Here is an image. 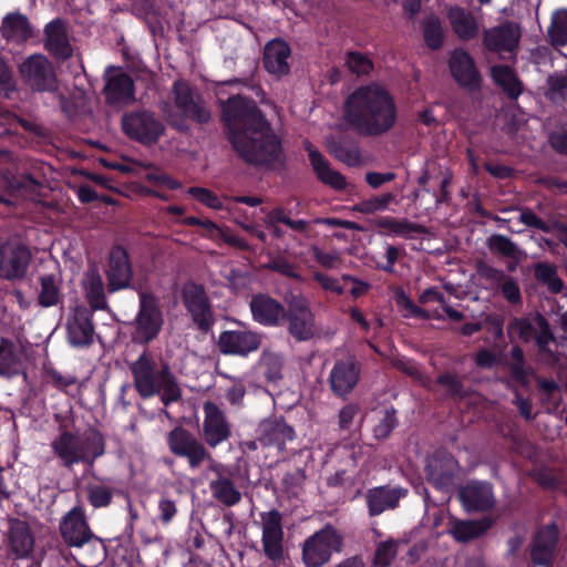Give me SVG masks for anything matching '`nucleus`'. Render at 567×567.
<instances>
[{"label": "nucleus", "instance_id": "6ab92c4d", "mask_svg": "<svg viewBox=\"0 0 567 567\" xmlns=\"http://www.w3.org/2000/svg\"><path fill=\"white\" fill-rule=\"evenodd\" d=\"M261 344V336L250 330H228L219 334L218 347L224 354L247 357Z\"/></svg>", "mask_w": 567, "mask_h": 567}, {"label": "nucleus", "instance_id": "a878e982", "mask_svg": "<svg viewBox=\"0 0 567 567\" xmlns=\"http://www.w3.org/2000/svg\"><path fill=\"white\" fill-rule=\"evenodd\" d=\"M519 38V28L512 22H506L485 30L483 43L492 52H512L517 47Z\"/></svg>", "mask_w": 567, "mask_h": 567}, {"label": "nucleus", "instance_id": "4c0bfd02", "mask_svg": "<svg viewBox=\"0 0 567 567\" xmlns=\"http://www.w3.org/2000/svg\"><path fill=\"white\" fill-rule=\"evenodd\" d=\"M82 287L85 299L90 303L92 310H102L106 308L104 284L97 270L90 269L85 272L82 280Z\"/></svg>", "mask_w": 567, "mask_h": 567}, {"label": "nucleus", "instance_id": "ea45409f", "mask_svg": "<svg viewBox=\"0 0 567 567\" xmlns=\"http://www.w3.org/2000/svg\"><path fill=\"white\" fill-rule=\"evenodd\" d=\"M492 78L496 84L502 86L508 97L516 99L520 95L523 86L512 68L507 65H494L492 68Z\"/></svg>", "mask_w": 567, "mask_h": 567}, {"label": "nucleus", "instance_id": "680f3d73", "mask_svg": "<svg viewBox=\"0 0 567 567\" xmlns=\"http://www.w3.org/2000/svg\"><path fill=\"white\" fill-rule=\"evenodd\" d=\"M346 63L351 72L355 73L357 75L368 74L372 69L371 61L359 52H349Z\"/></svg>", "mask_w": 567, "mask_h": 567}, {"label": "nucleus", "instance_id": "f3484780", "mask_svg": "<svg viewBox=\"0 0 567 567\" xmlns=\"http://www.w3.org/2000/svg\"><path fill=\"white\" fill-rule=\"evenodd\" d=\"M104 95L109 104H130L135 100V87L132 78L115 66L105 70Z\"/></svg>", "mask_w": 567, "mask_h": 567}, {"label": "nucleus", "instance_id": "dca6fc26", "mask_svg": "<svg viewBox=\"0 0 567 567\" xmlns=\"http://www.w3.org/2000/svg\"><path fill=\"white\" fill-rule=\"evenodd\" d=\"M360 374L361 364L355 357L337 360L328 379L331 391L339 398H347L355 389Z\"/></svg>", "mask_w": 567, "mask_h": 567}, {"label": "nucleus", "instance_id": "de8ad7c7", "mask_svg": "<svg viewBox=\"0 0 567 567\" xmlns=\"http://www.w3.org/2000/svg\"><path fill=\"white\" fill-rule=\"evenodd\" d=\"M377 423L373 426V436L377 440L386 439L391 432L398 425V419L395 416V410L391 409H381L375 412Z\"/></svg>", "mask_w": 567, "mask_h": 567}, {"label": "nucleus", "instance_id": "b1692460", "mask_svg": "<svg viewBox=\"0 0 567 567\" xmlns=\"http://www.w3.org/2000/svg\"><path fill=\"white\" fill-rule=\"evenodd\" d=\"M450 70L454 80L463 87L476 90L481 85V75L474 60L464 50H455L450 58Z\"/></svg>", "mask_w": 567, "mask_h": 567}, {"label": "nucleus", "instance_id": "aec40b11", "mask_svg": "<svg viewBox=\"0 0 567 567\" xmlns=\"http://www.w3.org/2000/svg\"><path fill=\"white\" fill-rule=\"evenodd\" d=\"M132 277L133 270L127 251L121 246L113 247L106 269L109 292L130 288Z\"/></svg>", "mask_w": 567, "mask_h": 567}, {"label": "nucleus", "instance_id": "c85d7f7f", "mask_svg": "<svg viewBox=\"0 0 567 567\" xmlns=\"http://www.w3.org/2000/svg\"><path fill=\"white\" fill-rule=\"evenodd\" d=\"M117 492L115 480L107 476L92 475L85 485L86 501L95 509L109 507Z\"/></svg>", "mask_w": 567, "mask_h": 567}, {"label": "nucleus", "instance_id": "6e6552de", "mask_svg": "<svg viewBox=\"0 0 567 567\" xmlns=\"http://www.w3.org/2000/svg\"><path fill=\"white\" fill-rule=\"evenodd\" d=\"M122 128L131 140L147 146L155 144L165 132L162 121L150 111L125 113L122 117Z\"/></svg>", "mask_w": 567, "mask_h": 567}, {"label": "nucleus", "instance_id": "6e6d98bb", "mask_svg": "<svg viewBox=\"0 0 567 567\" xmlns=\"http://www.w3.org/2000/svg\"><path fill=\"white\" fill-rule=\"evenodd\" d=\"M395 302L400 308L406 310V313L404 315V317H406V318H421V319L430 318L429 311L417 307L412 301V299L406 296V293L403 290H401L396 293Z\"/></svg>", "mask_w": 567, "mask_h": 567}, {"label": "nucleus", "instance_id": "58836bf2", "mask_svg": "<svg viewBox=\"0 0 567 567\" xmlns=\"http://www.w3.org/2000/svg\"><path fill=\"white\" fill-rule=\"evenodd\" d=\"M375 225L384 230L388 236L411 237L412 234H421L424 231L423 226L412 223L405 218L398 219L394 217H380Z\"/></svg>", "mask_w": 567, "mask_h": 567}, {"label": "nucleus", "instance_id": "4be33fe9", "mask_svg": "<svg viewBox=\"0 0 567 567\" xmlns=\"http://www.w3.org/2000/svg\"><path fill=\"white\" fill-rule=\"evenodd\" d=\"M68 341L74 348H85L94 341V326L92 312L83 307L74 308L72 316L66 323Z\"/></svg>", "mask_w": 567, "mask_h": 567}, {"label": "nucleus", "instance_id": "a18cd8bd", "mask_svg": "<svg viewBox=\"0 0 567 567\" xmlns=\"http://www.w3.org/2000/svg\"><path fill=\"white\" fill-rule=\"evenodd\" d=\"M535 279L545 285L551 293H559L564 282L558 276L557 267L548 262H538L534 266Z\"/></svg>", "mask_w": 567, "mask_h": 567}, {"label": "nucleus", "instance_id": "412c9836", "mask_svg": "<svg viewBox=\"0 0 567 567\" xmlns=\"http://www.w3.org/2000/svg\"><path fill=\"white\" fill-rule=\"evenodd\" d=\"M458 497L467 512H486L494 507L493 485L484 481H470L461 487Z\"/></svg>", "mask_w": 567, "mask_h": 567}, {"label": "nucleus", "instance_id": "774afa93", "mask_svg": "<svg viewBox=\"0 0 567 567\" xmlns=\"http://www.w3.org/2000/svg\"><path fill=\"white\" fill-rule=\"evenodd\" d=\"M478 275L485 279L492 287H499L504 279L508 276L503 270L497 269L485 262H480L477 266Z\"/></svg>", "mask_w": 567, "mask_h": 567}, {"label": "nucleus", "instance_id": "72a5a7b5", "mask_svg": "<svg viewBox=\"0 0 567 567\" xmlns=\"http://www.w3.org/2000/svg\"><path fill=\"white\" fill-rule=\"evenodd\" d=\"M1 32L7 40L21 43L33 35V28L27 16L10 12L2 20Z\"/></svg>", "mask_w": 567, "mask_h": 567}, {"label": "nucleus", "instance_id": "a211bd4d", "mask_svg": "<svg viewBox=\"0 0 567 567\" xmlns=\"http://www.w3.org/2000/svg\"><path fill=\"white\" fill-rule=\"evenodd\" d=\"M173 94L177 109L186 117L198 124H205L210 121L209 110L204 105L200 96L186 82L176 81L173 84Z\"/></svg>", "mask_w": 567, "mask_h": 567}, {"label": "nucleus", "instance_id": "c03bdc74", "mask_svg": "<svg viewBox=\"0 0 567 567\" xmlns=\"http://www.w3.org/2000/svg\"><path fill=\"white\" fill-rule=\"evenodd\" d=\"M409 540L406 538H388L380 542L374 551V566L375 567H389L398 555L399 548L406 545Z\"/></svg>", "mask_w": 567, "mask_h": 567}, {"label": "nucleus", "instance_id": "8fccbe9b", "mask_svg": "<svg viewBox=\"0 0 567 567\" xmlns=\"http://www.w3.org/2000/svg\"><path fill=\"white\" fill-rule=\"evenodd\" d=\"M394 199L392 193H385L379 196H373L363 200H360L353 206L354 212L362 214H374L383 212L388 208L389 204Z\"/></svg>", "mask_w": 567, "mask_h": 567}, {"label": "nucleus", "instance_id": "5701e85b", "mask_svg": "<svg viewBox=\"0 0 567 567\" xmlns=\"http://www.w3.org/2000/svg\"><path fill=\"white\" fill-rule=\"evenodd\" d=\"M252 319L266 327H278L286 319V308L276 299L266 296H254L249 302Z\"/></svg>", "mask_w": 567, "mask_h": 567}, {"label": "nucleus", "instance_id": "603ef678", "mask_svg": "<svg viewBox=\"0 0 567 567\" xmlns=\"http://www.w3.org/2000/svg\"><path fill=\"white\" fill-rule=\"evenodd\" d=\"M536 329L527 318H514L507 326V333L511 339L517 338L528 342L535 337Z\"/></svg>", "mask_w": 567, "mask_h": 567}, {"label": "nucleus", "instance_id": "f704fd0d", "mask_svg": "<svg viewBox=\"0 0 567 567\" xmlns=\"http://www.w3.org/2000/svg\"><path fill=\"white\" fill-rule=\"evenodd\" d=\"M23 371L22 357L17 346L7 338L0 339V377L12 379Z\"/></svg>", "mask_w": 567, "mask_h": 567}, {"label": "nucleus", "instance_id": "69168bd1", "mask_svg": "<svg viewBox=\"0 0 567 567\" xmlns=\"http://www.w3.org/2000/svg\"><path fill=\"white\" fill-rule=\"evenodd\" d=\"M312 278L320 285V287L324 291L333 292L338 296H341L344 292V288L341 285L339 278L332 277L321 271H313Z\"/></svg>", "mask_w": 567, "mask_h": 567}, {"label": "nucleus", "instance_id": "13d9d810", "mask_svg": "<svg viewBox=\"0 0 567 567\" xmlns=\"http://www.w3.org/2000/svg\"><path fill=\"white\" fill-rule=\"evenodd\" d=\"M45 381L58 390H64L76 382V378L71 374H62L52 367H44Z\"/></svg>", "mask_w": 567, "mask_h": 567}, {"label": "nucleus", "instance_id": "338daca9", "mask_svg": "<svg viewBox=\"0 0 567 567\" xmlns=\"http://www.w3.org/2000/svg\"><path fill=\"white\" fill-rule=\"evenodd\" d=\"M315 260L327 269L338 268L341 262V256L338 251H323L317 246L311 248Z\"/></svg>", "mask_w": 567, "mask_h": 567}, {"label": "nucleus", "instance_id": "4468645a", "mask_svg": "<svg viewBox=\"0 0 567 567\" xmlns=\"http://www.w3.org/2000/svg\"><path fill=\"white\" fill-rule=\"evenodd\" d=\"M31 261L30 249L19 241H6L0 251V278L19 280L25 277Z\"/></svg>", "mask_w": 567, "mask_h": 567}, {"label": "nucleus", "instance_id": "1a4fd4ad", "mask_svg": "<svg viewBox=\"0 0 567 567\" xmlns=\"http://www.w3.org/2000/svg\"><path fill=\"white\" fill-rule=\"evenodd\" d=\"M288 332L298 342L311 340L318 333L316 317L308 300L301 296H292L286 310Z\"/></svg>", "mask_w": 567, "mask_h": 567}, {"label": "nucleus", "instance_id": "c9c22d12", "mask_svg": "<svg viewBox=\"0 0 567 567\" xmlns=\"http://www.w3.org/2000/svg\"><path fill=\"white\" fill-rule=\"evenodd\" d=\"M425 475L433 487L447 492L454 484V475L450 460L430 458L425 466Z\"/></svg>", "mask_w": 567, "mask_h": 567}, {"label": "nucleus", "instance_id": "3c124183", "mask_svg": "<svg viewBox=\"0 0 567 567\" xmlns=\"http://www.w3.org/2000/svg\"><path fill=\"white\" fill-rule=\"evenodd\" d=\"M423 34L429 48L435 50L443 43V29L437 17L431 16L423 23Z\"/></svg>", "mask_w": 567, "mask_h": 567}, {"label": "nucleus", "instance_id": "09e8293b", "mask_svg": "<svg viewBox=\"0 0 567 567\" xmlns=\"http://www.w3.org/2000/svg\"><path fill=\"white\" fill-rule=\"evenodd\" d=\"M550 41L556 47L567 44V9H560L554 12L551 24L548 29Z\"/></svg>", "mask_w": 567, "mask_h": 567}, {"label": "nucleus", "instance_id": "052dcab7", "mask_svg": "<svg viewBox=\"0 0 567 567\" xmlns=\"http://www.w3.org/2000/svg\"><path fill=\"white\" fill-rule=\"evenodd\" d=\"M25 122L8 110L0 109V137L14 133Z\"/></svg>", "mask_w": 567, "mask_h": 567}, {"label": "nucleus", "instance_id": "49530a36", "mask_svg": "<svg viewBox=\"0 0 567 567\" xmlns=\"http://www.w3.org/2000/svg\"><path fill=\"white\" fill-rule=\"evenodd\" d=\"M487 528L484 520H461L453 525L451 533L456 540L465 543L481 536Z\"/></svg>", "mask_w": 567, "mask_h": 567}, {"label": "nucleus", "instance_id": "9d476101", "mask_svg": "<svg viewBox=\"0 0 567 567\" xmlns=\"http://www.w3.org/2000/svg\"><path fill=\"white\" fill-rule=\"evenodd\" d=\"M19 72L23 81L34 91H54L56 74L52 63L43 54H32L20 65Z\"/></svg>", "mask_w": 567, "mask_h": 567}, {"label": "nucleus", "instance_id": "423d86ee", "mask_svg": "<svg viewBox=\"0 0 567 567\" xmlns=\"http://www.w3.org/2000/svg\"><path fill=\"white\" fill-rule=\"evenodd\" d=\"M140 306L134 320L132 339L136 343L147 344L155 340L164 324L158 298L144 290L138 291Z\"/></svg>", "mask_w": 567, "mask_h": 567}, {"label": "nucleus", "instance_id": "37998d69", "mask_svg": "<svg viewBox=\"0 0 567 567\" xmlns=\"http://www.w3.org/2000/svg\"><path fill=\"white\" fill-rule=\"evenodd\" d=\"M488 247L492 252L516 260L519 264L526 256L516 243L505 235L495 234L488 238Z\"/></svg>", "mask_w": 567, "mask_h": 567}, {"label": "nucleus", "instance_id": "bf43d9fd", "mask_svg": "<svg viewBox=\"0 0 567 567\" xmlns=\"http://www.w3.org/2000/svg\"><path fill=\"white\" fill-rule=\"evenodd\" d=\"M393 367L398 370L402 371L403 373L411 377L413 380L420 382L423 385H426L427 378L423 374V372L420 370L417 364L409 359L400 358L395 359L392 362Z\"/></svg>", "mask_w": 567, "mask_h": 567}, {"label": "nucleus", "instance_id": "7ed1b4c3", "mask_svg": "<svg viewBox=\"0 0 567 567\" xmlns=\"http://www.w3.org/2000/svg\"><path fill=\"white\" fill-rule=\"evenodd\" d=\"M396 115L392 95L378 84L358 87L344 104L346 122L365 136H381L391 131Z\"/></svg>", "mask_w": 567, "mask_h": 567}, {"label": "nucleus", "instance_id": "864d4df0", "mask_svg": "<svg viewBox=\"0 0 567 567\" xmlns=\"http://www.w3.org/2000/svg\"><path fill=\"white\" fill-rule=\"evenodd\" d=\"M17 187L24 197L33 202L39 200L44 195L45 190L43 181L29 174L21 176Z\"/></svg>", "mask_w": 567, "mask_h": 567}, {"label": "nucleus", "instance_id": "9b49d317", "mask_svg": "<svg viewBox=\"0 0 567 567\" xmlns=\"http://www.w3.org/2000/svg\"><path fill=\"white\" fill-rule=\"evenodd\" d=\"M261 545L266 557L277 565L284 560V528L279 511L260 513Z\"/></svg>", "mask_w": 567, "mask_h": 567}, {"label": "nucleus", "instance_id": "7c9ffc66", "mask_svg": "<svg viewBox=\"0 0 567 567\" xmlns=\"http://www.w3.org/2000/svg\"><path fill=\"white\" fill-rule=\"evenodd\" d=\"M557 539L558 529L554 524L538 532L530 551L534 565L549 566L551 564Z\"/></svg>", "mask_w": 567, "mask_h": 567}, {"label": "nucleus", "instance_id": "cd10ccee", "mask_svg": "<svg viewBox=\"0 0 567 567\" xmlns=\"http://www.w3.org/2000/svg\"><path fill=\"white\" fill-rule=\"evenodd\" d=\"M45 49L56 59L66 60L72 55L65 21L56 18L44 28Z\"/></svg>", "mask_w": 567, "mask_h": 567}, {"label": "nucleus", "instance_id": "c756f323", "mask_svg": "<svg viewBox=\"0 0 567 567\" xmlns=\"http://www.w3.org/2000/svg\"><path fill=\"white\" fill-rule=\"evenodd\" d=\"M8 540L11 551L17 558L29 557L34 548V536L29 524L21 519H10Z\"/></svg>", "mask_w": 567, "mask_h": 567}, {"label": "nucleus", "instance_id": "bb28decb", "mask_svg": "<svg viewBox=\"0 0 567 567\" xmlns=\"http://www.w3.org/2000/svg\"><path fill=\"white\" fill-rule=\"evenodd\" d=\"M405 491L399 487L377 486L369 488L364 495L370 516H378L385 511L398 507Z\"/></svg>", "mask_w": 567, "mask_h": 567}, {"label": "nucleus", "instance_id": "e433bc0d", "mask_svg": "<svg viewBox=\"0 0 567 567\" xmlns=\"http://www.w3.org/2000/svg\"><path fill=\"white\" fill-rule=\"evenodd\" d=\"M449 20L453 31L462 40H472L478 34V24L475 17L461 7H452L449 10Z\"/></svg>", "mask_w": 567, "mask_h": 567}, {"label": "nucleus", "instance_id": "0e129e2a", "mask_svg": "<svg viewBox=\"0 0 567 567\" xmlns=\"http://www.w3.org/2000/svg\"><path fill=\"white\" fill-rule=\"evenodd\" d=\"M188 194L209 208L220 209L223 207L220 199L212 190L207 188L190 187L188 189Z\"/></svg>", "mask_w": 567, "mask_h": 567}, {"label": "nucleus", "instance_id": "4d7b16f0", "mask_svg": "<svg viewBox=\"0 0 567 567\" xmlns=\"http://www.w3.org/2000/svg\"><path fill=\"white\" fill-rule=\"evenodd\" d=\"M506 301L513 306L522 303V292L517 280L507 276L498 287Z\"/></svg>", "mask_w": 567, "mask_h": 567}, {"label": "nucleus", "instance_id": "393cba45", "mask_svg": "<svg viewBox=\"0 0 567 567\" xmlns=\"http://www.w3.org/2000/svg\"><path fill=\"white\" fill-rule=\"evenodd\" d=\"M259 442L265 446L284 449L295 439V430L282 417L271 416L262 420L257 427Z\"/></svg>", "mask_w": 567, "mask_h": 567}, {"label": "nucleus", "instance_id": "473e14b6", "mask_svg": "<svg viewBox=\"0 0 567 567\" xmlns=\"http://www.w3.org/2000/svg\"><path fill=\"white\" fill-rule=\"evenodd\" d=\"M290 48L282 40H272L267 43L264 51L265 69L277 76L287 74L290 70L288 60Z\"/></svg>", "mask_w": 567, "mask_h": 567}, {"label": "nucleus", "instance_id": "f257e3e1", "mask_svg": "<svg viewBox=\"0 0 567 567\" xmlns=\"http://www.w3.org/2000/svg\"><path fill=\"white\" fill-rule=\"evenodd\" d=\"M221 121L236 152L251 164H270L279 159L280 141L255 101L241 95L221 101Z\"/></svg>", "mask_w": 567, "mask_h": 567}, {"label": "nucleus", "instance_id": "79ce46f5", "mask_svg": "<svg viewBox=\"0 0 567 567\" xmlns=\"http://www.w3.org/2000/svg\"><path fill=\"white\" fill-rule=\"evenodd\" d=\"M327 147L331 155L348 166H357L361 162L359 147L352 142L331 140Z\"/></svg>", "mask_w": 567, "mask_h": 567}, {"label": "nucleus", "instance_id": "20e7f679", "mask_svg": "<svg viewBox=\"0 0 567 567\" xmlns=\"http://www.w3.org/2000/svg\"><path fill=\"white\" fill-rule=\"evenodd\" d=\"M128 370L134 388L142 399L159 395L164 406L181 400V388L168 365L158 364L146 351L128 363Z\"/></svg>", "mask_w": 567, "mask_h": 567}, {"label": "nucleus", "instance_id": "a19ab883", "mask_svg": "<svg viewBox=\"0 0 567 567\" xmlns=\"http://www.w3.org/2000/svg\"><path fill=\"white\" fill-rule=\"evenodd\" d=\"M38 302L43 308L56 306L61 301L60 280L55 275H44L40 279Z\"/></svg>", "mask_w": 567, "mask_h": 567}, {"label": "nucleus", "instance_id": "f8f14e48", "mask_svg": "<svg viewBox=\"0 0 567 567\" xmlns=\"http://www.w3.org/2000/svg\"><path fill=\"white\" fill-rule=\"evenodd\" d=\"M202 437L205 444L215 449L231 436V423L226 413L214 402L203 404Z\"/></svg>", "mask_w": 567, "mask_h": 567}, {"label": "nucleus", "instance_id": "5fc2aeb1", "mask_svg": "<svg viewBox=\"0 0 567 567\" xmlns=\"http://www.w3.org/2000/svg\"><path fill=\"white\" fill-rule=\"evenodd\" d=\"M16 91L17 82L12 70L6 59L0 54V95L10 99Z\"/></svg>", "mask_w": 567, "mask_h": 567}, {"label": "nucleus", "instance_id": "ddd939ff", "mask_svg": "<svg viewBox=\"0 0 567 567\" xmlns=\"http://www.w3.org/2000/svg\"><path fill=\"white\" fill-rule=\"evenodd\" d=\"M60 533L64 543L70 547L81 548L92 539L101 542L87 523L84 509L81 506L72 507L60 523Z\"/></svg>", "mask_w": 567, "mask_h": 567}, {"label": "nucleus", "instance_id": "0eeeda50", "mask_svg": "<svg viewBox=\"0 0 567 567\" xmlns=\"http://www.w3.org/2000/svg\"><path fill=\"white\" fill-rule=\"evenodd\" d=\"M342 537L330 524L309 536L302 544L301 556L305 567H322L333 553L341 551Z\"/></svg>", "mask_w": 567, "mask_h": 567}, {"label": "nucleus", "instance_id": "2eb2a0df", "mask_svg": "<svg viewBox=\"0 0 567 567\" xmlns=\"http://www.w3.org/2000/svg\"><path fill=\"white\" fill-rule=\"evenodd\" d=\"M183 302L190 313L193 322L202 331H208L215 323L214 312L205 288L197 284H187L183 288Z\"/></svg>", "mask_w": 567, "mask_h": 567}, {"label": "nucleus", "instance_id": "e2e57ef3", "mask_svg": "<svg viewBox=\"0 0 567 567\" xmlns=\"http://www.w3.org/2000/svg\"><path fill=\"white\" fill-rule=\"evenodd\" d=\"M549 97L567 99V73H554L547 80Z\"/></svg>", "mask_w": 567, "mask_h": 567}, {"label": "nucleus", "instance_id": "2f4dec72", "mask_svg": "<svg viewBox=\"0 0 567 567\" xmlns=\"http://www.w3.org/2000/svg\"><path fill=\"white\" fill-rule=\"evenodd\" d=\"M308 156L312 169L318 179L336 190L344 189L347 182L344 176L333 169L328 159L311 145H307Z\"/></svg>", "mask_w": 567, "mask_h": 567}, {"label": "nucleus", "instance_id": "39448f33", "mask_svg": "<svg viewBox=\"0 0 567 567\" xmlns=\"http://www.w3.org/2000/svg\"><path fill=\"white\" fill-rule=\"evenodd\" d=\"M50 445L54 455L68 468L80 463L93 467L95 461L105 454L106 447L105 437L97 430L73 433L64 425H60V432Z\"/></svg>", "mask_w": 567, "mask_h": 567}, {"label": "nucleus", "instance_id": "f03ea898", "mask_svg": "<svg viewBox=\"0 0 567 567\" xmlns=\"http://www.w3.org/2000/svg\"><path fill=\"white\" fill-rule=\"evenodd\" d=\"M168 449L177 457L186 458L190 470H198L208 463L212 477L208 482L210 496L225 507H234L243 499L240 487L234 480L230 466L215 461L205 446L192 432L183 426L174 427L166 439Z\"/></svg>", "mask_w": 567, "mask_h": 567}]
</instances>
